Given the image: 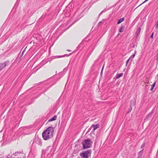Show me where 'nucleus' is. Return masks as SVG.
I'll return each instance as SVG.
<instances>
[{
    "mask_svg": "<svg viewBox=\"0 0 158 158\" xmlns=\"http://www.w3.org/2000/svg\"><path fill=\"white\" fill-rule=\"evenodd\" d=\"M57 118V116L56 115H55L52 118H51L49 119L48 120V122L52 121L55 120Z\"/></svg>",
    "mask_w": 158,
    "mask_h": 158,
    "instance_id": "nucleus-12",
    "label": "nucleus"
},
{
    "mask_svg": "<svg viewBox=\"0 0 158 158\" xmlns=\"http://www.w3.org/2000/svg\"><path fill=\"white\" fill-rule=\"evenodd\" d=\"M146 80H147H147H148V78H146Z\"/></svg>",
    "mask_w": 158,
    "mask_h": 158,
    "instance_id": "nucleus-46",
    "label": "nucleus"
},
{
    "mask_svg": "<svg viewBox=\"0 0 158 158\" xmlns=\"http://www.w3.org/2000/svg\"><path fill=\"white\" fill-rule=\"evenodd\" d=\"M156 28H158V22H156Z\"/></svg>",
    "mask_w": 158,
    "mask_h": 158,
    "instance_id": "nucleus-25",
    "label": "nucleus"
},
{
    "mask_svg": "<svg viewBox=\"0 0 158 158\" xmlns=\"http://www.w3.org/2000/svg\"><path fill=\"white\" fill-rule=\"evenodd\" d=\"M103 23L102 22L100 21L98 23V25H101V24H102Z\"/></svg>",
    "mask_w": 158,
    "mask_h": 158,
    "instance_id": "nucleus-27",
    "label": "nucleus"
},
{
    "mask_svg": "<svg viewBox=\"0 0 158 158\" xmlns=\"http://www.w3.org/2000/svg\"><path fill=\"white\" fill-rule=\"evenodd\" d=\"M156 84V81H155L154 83L152 85L151 88L150 89V90L152 91L154 87L155 86Z\"/></svg>",
    "mask_w": 158,
    "mask_h": 158,
    "instance_id": "nucleus-17",
    "label": "nucleus"
},
{
    "mask_svg": "<svg viewBox=\"0 0 158 158\" xmlns=\"http://www.w3.org/2000/svg\"><path fill=\"white\" fill-rule=\"evenodd\" d=\"M50 146L48 147H47L46 150V151H48V150H49V149H50Z\"/></svg>",
    "mask_w": 158,
    "mask_h": 158,
    "instance_id": "nucleus-29",
    "label": "nucleus"
},
{
    "mask_svg": "<svg viewBox=\"0 0 158 158\" xmlns=\"http://www.w3.org/2000/svg\"><path fill=\"white\" fill-rule=\"evenodd\" d=\"M89 37V36L88 35H87L85 38H86V39Z\"/></svg>",
    "mask_w": 158,
    "mask_h": 158,
    "instance_id": "nucleus-41",
    "label": "nucleus"
},
{
    "mask_svg": "<svg viewBox=\"0 0 158 158\" xmlns=\"http://www.w3.org/2000/svg\"><path fill=\"white\" fill-rule=\"evenodd\" d=\"M153 32H152V34L150 37L151 38H153Z\"/></svg>",
    "mask_w": 158,
    "mask_h": 158,
    "instance_id": "nucleus-28",
    "label": "nucleus"
},
{
    "mask_svg": "<svg viewBox=\"0 0 158 158\" xmlns=\"http://www.w3.org/2000/svg\"><path fill=\"white\" fill-rule=\"evenodd\" d=\"M54 132V127H49L44 130L42 134L43 139L46 140L51 139L53 136Z\"/></svg>",
    "mask_w": 158,
    "mask_h": 158,
    "instance_id": "nucleus-1",
    "label": "nucleus"
},
{
    "mask_svg": "<svg viewBox=\"0 0 158 158\" xmlns=\"http://www.w3.org/2000/svg\"><path fill=\"white\" fill-rule=\"evenodd\" d=\"M67 51H69V52L71 51V50H69V49L67 50Z\"/></svg>",
    "mask_w": 158,
    "mask_h": 158,
    "instance_id": "nucleus-42",
    "label": "nucleus"
},
{
    "mask_svg": "<svg viewBox=\"0 0 158 158\" xmlns=\"http://www.w3.org/2000/svg\"><path fill=\"white\" fill-rule=\"evenodd\" d=\"M156 59L157 61V63L158 61V55L156 56Z\"/></svg>",
    "mask_w": 158,
    "mask_h": 158,
    "instance_id": "nucleus-33",
    "label": "nucleus"
},
{
    "mask_svg": "<svg viewBox=\"0 0 158 158\" xmlns=\"http://www.w3.org/2000/svg\"><path fill=\"white\" fill-rule=\"evenodd\" d=\"M123 75V73H122L119 74H117L115 76V79H117L120 77H122Z\"/></svg>",
    "mask_w": 158,
    "mask_h": 158,
    "instance_id": "nucleus-10",
    "label": "nucleus"
},
{
    "mask_svg": "<svg viewBox=\"0 0 158 158\" xmlns=\"http://www.w3.org/2000/svg\"><path fill=\"white\" fill-rule=\"evenodd\" d=\"M145 143L144 142L141 145V148H143V147H144L145 146Z\"/></svg>",
    "mask_w": 158,
    "mask_h": 158,
    "instance_id": "nucleus-21",
    "label": "nucleus"
},
{
    "mask_svg": "<svg viewBox=\"0 0 158 158\" xmlns=\"http://www.w3.org/2000/svg\"><path fill=\"white\" fill-rule=\"evenodd\" d=\"M93 51V50H91V51H90L89 52V56H90L92 53Z\"/></svg>",
    "mask_w": 158,
    "mask_h": 158,
    "instance_id": "nucleus-30",
    "label": "nucleus"
},
{
    "mask_svg": "<svg viewBox=\"0 0 158 158\" xmlns=\"http://www.w3.org/2000/svg\"><path fill=\"white\" fill-rule=\"evenodd\" d=\"M125 27L123 26H122L118 29V31L120 32H122L123 31Z\"/></svg>",
    "mask_w": 158,
    "mask_h": 158,
    "instance_id": "nucleus-13",
    "label": "nucleus"
},
{
    "mask_svg": "<svg viewBox=\"0 0 158 158\" xmlns=\"http://www.w3.org/2000/svg\"><path fill=\"white\" fill-rule=\"evenodd\" d=\"M135 105V102H133L132 101H131L130 102V106H134Z\"/></svg>",
    "mask_w": 158,
    "mask_h": 158,
    "instance_id": "nucleus-18",
    "label": "nucleus"
},
{
    "mask_svg": "<svg viewBox=\"0 0 158 158\" xmlns=\"http://www.w3.org/2000/svg\"><path fill=\"white\" fill-rule=\"evenodd\" d=\"M80 45H81V44H80L79 45V46H78V48H79V47L80 46Z\"/></svg>",
    "mask_w": 158,
    "mask_h": 158,
    "instance_id": "nucleus-45",
    "label": "nucleus"
},
{
    "mask_svg": "<svg viewBox=\"0 0 158 158\" xmlns=\"http://www.w3.org/2000/svg\"><path fill=\"white\" fill-rule=\"evenodd\" d=\"M79 151L78 150H75L73 153V156H77L78 153Z\"/></svg>",
    "mask_w": 158,
    "mask_h": 158,
    "instance_id": "nucleus-9",
    "label": "nucleus"
},
{
    "mask_svg": "<svg viewBox=\"0 0 158 158\" xmlns=\"http://www.w3.org/2000/svg\"><path fill=\"white\" fill-rule=\"evenodd\" d=\"M40 95H40V94H39V95L38 96V97H36V98H38V97H39V96H40Z\"/></svg>",
    "mask_w": 158,
    "mask_h": 158,
    "instance_id": "nucleus-44",
    "label": "nucleus"
},
{
    "mask_svg": "<svg viewBox=\"0 0 158 158\" xmlns=\"http://www.w3.org/2000/svg\"><path fill=\"white\" fill-rule=\"evenodd\" d=\"M82 42H81V44H82Z\"/></svg>",
    "mask_w": 158,
    "mask_h": 158,
    "instance_id": "nucleus-49",
    "label": "nucleus"
},
{
    "mask_svg": "<svg viewBox=\"0 0 158 158\" xmlns=\"http://www.w3.org/2000/svg\"><path fill=\"white\" fill-rule=\"evenodd\" d=\"M40 95H40V94H39V95L38 96V97H36V98H38V97H39V96H40Z\"/></svg>",
    "mask_w": 158,
    "mask_h": 158,
    "instance_id": "nucleus-43",
    "label": "nucleus"
},
{
    "mask_svg": "<svg viewBox=\"0 0 158 158\" xmlns=\"http://www.w3.org/2000/svg\"><path fill=\"white\" fill-rule=\"evenodd\" d=\"M83 40L84 41H86L87 40V39H86V38H85L84 40Z\"/></svg>",
    "mask_w": 158,
    "mask_h": 158,
    "instance_id": "nucleus-34",
    "label": "nucleus"
},
{
    "mask_svg": "<svg viewBox=\"0 0 158 158\" xmlns=\"http://www.w3.org/2000/svg\"><path fill=\"white\" fill-rule=\"evenodd\" d=\"M103 68H104V66L103 67L102 69V70H101V74H102V70H103Z\"/></svg>",
    "mask_w": 158,
    "mask_h": 158,
    "instance_id": "nucleus-32",
    "label": "nucleus"
},
{
    "mask_svg": "<svg viewBox=\"0 0 158 158\" xmlns=\"http://www.w3.org/2000/svg\"><path fill=\"white\" fill-rule=\"evenodd\" d=\"M66 70H67L65 69H64V72H66Z\"/></svg>",
    "mask_w": 158,
    "mask_h": 158,
    "instance_id": "nucleus-38",
    "label": "nucleus"
},
{
    "mask_svg": "<svg viewBox=\"0 0 158 158\" xmlns=\"http://www.w3.org/2000/svg\"><path fill=\"white\" fill-rule=\"evenodd\" d=\"M149 117H148V116H146L145 117V118L144 120V121H147L148 119V118Z\"/></svg>",
    "mask_w": 158,
    "mask_h": 158,
    "instance_id": "nucleus-23",
    "label": "nucleus"
},
{
    "mask_svg": "<svg viewBox=\"0 0 158 158\" xmlns=\"http://www.w3.org/2000/svg\"><path fill=\"white\" fill-rule=\"evenodd\" d=\"M48 10L49 11V9H48Z\"/></svg>",
    "mask_w": 158,
    "mask_h": 158,
    "instance_id": "nucleus-48",
    "label": "nucleus"
},
{
    "mask_svg": "<svg viewBox=\"0 0 158 158\" xmlns=\"http://www.w3.org/2000/svg\"><path fill=\"white\" fill-rule=\"evenodd\" d=\"M72 54V53H71L70 54Z\"/></svg>",
    "mask_w": 158,
    "mask_h": 158,
    "instance_id": "nucleus-50",
    "label": "nucleus"
},
{
    "mask_svg": "<svg viewBox=\"0 0 158 158\" xmlns=\"http://www.w3.org/2000/svg\"><path fill=\"white\" fill-rule=\"evenodd\" d=\"M156 78H158V74H157L156 75Z\"/></svg>",
    "mask_w": 158,
    "mask_h": 158,
    "instance_id": "nucleus-39",
    "label": "nucleus"
},
{
    "mask_svg": "<svg viewBox=\"0 0 158 158\" xmlns=\"http://www.w3.org/2000/svg\"><path fill=\"white\" fill-rule=\"evenodd\" d=\"M141 30V28L140 27H139L138 28L137 31H136L135 34H136V37H138V36L139 35Z\"/></svg>",
    "mask_w": 158,
    "mask_h": 158,
    "instance_id": "nucleus-8",
    "label": "nucleus"
},
{
    "mask_svg": "<svg viewBox=\"0 0 158 158\" xmlns=\"http://www.w3.org/2000/svg\"><path fill=\"white\" fill-rule=\"evenodd\" d=\"M137 158H142V157L138 156V157Z\"/></svg>",
    "mask_w": 158,
    "mask_h": 158,
    "instance_id": "nucleus-37",
    "label": "nucleus"
},
{
    "mask_svg": "<svg viewBox=\"0 0 158 158\" xmlns=\"http://www.w3.org/2000/svg\"><path fill=\"white\" fill-rule=\"evenodd\" d=\"M99 127V125L98 124H93L91 127V128L94 127L93 130L94 131L95 130L97 129Z\"/></svg>",
    "mask_w": 158,
    "mask_h": 158,
    "instance_id": "nucleus-7",
    "label": "nucleus"
},
{
    "mask_svg": "<svg viewBox=\"0 0 158 158\" xmlns=\"http://www.w3.org/2000/svg\"><path fill=\"white\" fill-rule=\"evenodd\" d=\"M125 69H124L123 71H125Z\"/></svg>",
    "mask_w": 158,
    "mask_h": 158,
    "instance_id": "nucleus-47",
    "label": "nucleus"
},
{
    "mask_svg": "<svg viewBox=\"0 0 158 158\" xmlns=\"http://www.w3.org/2000/svg\"><path fill=\"white\" fill-rule=\"evenodd\" d=\"M92 150L91 149L87 150L86 151L82 152L80 154L81 158H89L91 153Z\"/></svg>",
    "mask_w": 158,
    "mask_h": 158,
    "instance_id": "nucleus-3",
    "label": "nucleus"
},
{
    "mask_svg": "<svg viewBox=\"0 0 158 158\" xmlns=\"http://www.w3.org/2000/svg\"><path fill=\"white\" fill-rule=\"evenodd\" d=\"M153 113L152 111H151L150 112L148 115H147L148 117H151L152 116V115Z\"/></svg>",
    "mask_w": 158,
    "mask_h": 158,
    "instance_id": "nucleus-19",
    "label": "nucleus"
},
{
    "mask_svg": "<svg viewBox=\"0 0 158 158\" xmlns=\"http://www.w3.org/2000/svg\"><path fill=\"white\" fill-rule=\"evenodd\" d=\"M55 83L54 84H52L51 85H50L49 87H48V88H47V89H45L43 92L41 93H40V95H41L43 93H44L46 91H47V90L50 88L51 87V86L53 85H54V84H55Z\"/></svg>",
    "mask_w": 158,
    "mask_h": 158,
    "instance_id": "nucleus-15",
    "label": "nucleus"
},
{
    "mask_svg": "<svg viewBox=\"0 0 158 158\" xmlns=\"http://www.w3.org/2000/svg\"><path fill=\"white\" fill-rule=\"evenodd\" d=\"M10 61L9 60H7L4 61L3 63H0V71L4 69L6 66L10 64Z\"/></svg>",
    "mask_w": 158,
    "mask_h": 158,
    "instance_id": "nucleus-4",
    "label": "nucleus"
},
{
    "mask_svg": "<svg viewBox=\"0 0 158 158\" xmlns=\"http://www.w3.org/2000/svg\"><path fill=\"white\" fill-rule=\"evenodd\" d=\"M136 51H135V53L134 54H133V55H132L130 56V57L129 58V59H130L131 58H133L135 57V53H136Z\"/></svg>",
    "mask_w": 158,
    "mask_h": 158,
    "instance_id": "nucleus-20",
    "label": "nucleus"
},
{
    "mask_svg": "<svg viewBox=\"0 0 158 158\" xmlns=\"http://www.w3.org/2000/svg\"><path fill=\"white\" fill-rule=\"evenodd\" d=\"M102 11L99 14V15H101L102 14Z\"/></svg>",
    "mask_w": 158,
    "mask_h": 158,
    "instance_id": "nucleus-40",
    "label": "nucleus"
},
{
    "mask_svg": "<svg viewBox=\"0 0 158 158\" xmlns=\"http://www.w3.org/2000/svg\"><path fill=\"white\" fill-rule=\"evenodd\" d=\"M46 150H42V152L44 154H46Z\"/></svg>",
    "mask_w": 158,
    "mask_h": 158,
    "instance_id": "nucleus-26",
    "label": "nucleus"
},
{
    "mask_svg": "<svg viewBox=\"0 0 158 158\" xmlns=\"http://www.w3.org/2000/svg\"><path fill=\"white\" fill-rule=\"evenodd\" d=\"M93 143L91 139H85L82 142L83 149H85L91 148Z\"/></svg>",
    "mask_w": 158,
    "mask_h": 158,
    "instance_id": "nucleus-2",
    "label": "nucleus"
},
{
    "mask_svg": "<svg viewBox=\"0 0 158 158\" xmlns=\"http://www.w3.org/2000/svg\"><path fill=\"white\" fill-rule=\"evenodd\" d=\"M130 60V59H129H129H128L127 60V61H126V66H127V64H128V62H129V61Z\"/></svg>",
    "mask_w": 158,
    "mask_h": 158,
    "instance_id": "nucleus-24",
    "label": "nucleus"
},
{
    "mask_svg": "<svg viewBox=\"0 0 158 158\" xmlns=\"http://www.w3.org/2000/svg\"><path fill=\"white\" fill-rule=\"evenodd\" d=\"M106 11V9H105L104 10H103L102 12V13H103V12H105Z\"/></svg>",
    "mask_w": 158,
    "mask_h": 158,
    "instance_id": "nucleus-31",
    "label": "nucleus"
},
{
    "mask_svg": "<svg viewBox=\"0 0 158 158\" xmlns=\"http://www.w3.org/2000/svg\"><path fill=\"white\" fill-rule=\"evenodd\" d=\"M66 54H65L64 55L62 56H51L50 57V59H51V60H52L54 59H56V58H60L64 57H65L66 56Z\"/></svg>",
    "mask_w": 158,
    "mask_h": 158,
    "instance_id": "nucleus-6",
    "label": "nucleus"
},
{
    "mask_svg": "<svg viewBox=\"0 0 158 158\" xmlns=\"http://www.w3.org/2000/svg\"><path fill=\"white\" fill-rule=\"evenodd\" d=\"M82 16H80V15L79 16V17H77L76 20H74L73 21V23H72L71 25H70V26H71L72 25H73L74 23H75L76 22L78 21L81 18Z\"/></svg>",
    "mask_w": 158,
    "mask_h": 158,
    "instance_id": "nucleus-11",
    "label": "nucleus"
},
{
    "mask_svg": "<svg viewBox=\"0 0 158 158\" xmlns=\"http://www.w3.org/2000/svg\"><path fill=\"white\" fill-rule=\"evenodd\" d=\"M34 143L37 144L40 146L42 145V142L41 141V139L38 137H35L33 141L32 144Z\"/></svg>",
    "mask_w": 158,
    "mask_h": 158,
    "instance_id": "nucleus-5",
    "label": "nucleus"
},
{
    "mask_svg": "<svg viewBox=\"0 0 158 158\" xmlns=\"http://www.w3.org/2000/svg\"><path fill=\"white\" fill-rule=\"evenodd\" d=\"M124 17L120 18L119 19H118V20L117 24H119L120 23H122V22L124 21Z\"/></svg>",
    "mask_w": 158,
    "mask_h": 158,
    "instance_id": "nucleus-14",
    "label": "nucleus"
},
{
    "mask_svg": "<svg viewBox=\"0 0 158 158\" xmlns=\"http://www.w3.org/2000/svg\"><path fill=\"white\" fill-rule=\"evenodd\" d=\"M143 149L142 150L140 151L138 153V156H140L142 157V154L143 153Z\"/></svg>",
    "mask_w": 158,
    "mask_h": 158,
    "instance_id": "nucleus-16",
    "label": "nucleus"
},
{
    "mask_svg": "<svg viewBox=\"0 0 158 158\" xmlns=\"http://www.w3.org/2000/svg\"><path fill=\"white\" fill-rule=\"evenodd\" d=\"M25 51V49L24 50H23V52H22V55H23V53H24V52Z\"/></svg>",
    "mask_w": 158,
    "mask_h": 158,
    "instance_id": "nucleus-36",
    "label": "nucleus"
},
{
    "mask_svg": "<svg viewBox=\"0 0 158 158\" xmlns=\"http://www.w3.org/2000/svg\"><path fill=\"white\" fill-rule=\"evenodd\" d=\"M132 110V107L131 106H130V107L128 110V113H129V112H130Z\"/></svg>",
    "mask_w": 158,
    "mask_h": 158,
    "instance_id": "nucleus-22",
    "label": "nucleus"
},
{
    "mask_svg": "<svg viewBox=\"0 0 158 158\" xmlns=\"http://www.w3.org/2000/svg\"><path fill=\"white\" fill-rule=\"evenodd\" d=\"M73 17L71 19H70V21L71 22V21H72L73 20Z\"/></svg>",
    "mask_w": 158,
    "mask_h": 158,
    "instance_id": "nucleus-35",
    "label": "nucleus"
}]
</instances>
